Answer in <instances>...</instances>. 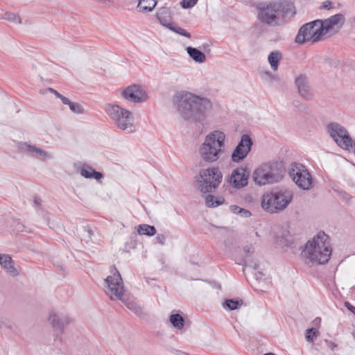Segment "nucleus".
<instances>
[{
  "label": "nucleus",
  "mask_w": 355,
  "mask_h": 355,
  "mask_svg": "<svg viewBox=\"0 0 355 355\" xmlns=\"http://www.w3.org/2000/svg\"><path fill=\"white\" fill-rule=\"evenodd\" d=\"M6 326L5 321H3L2 318H0V329L3 328V326Z\"/></svg>",
  "instance_id": "de8ad7c7"
},
{
  "label": "nucleus",
  "mask_w": 355,
  "mask_h": 355,
  "mask_svg": "<svg viewBox=\"0 0 355 355\" xmlns=\"http://www.w3.org/2000/svg\"><path fill=\"white\" fill-rule=\"evenodd\" d=\"M168 14V12L166 9H162L157 13V18L161 24L170 28L172 26L170 20L167 18Z\"/></svg>",
  "instance_id": "7c9ffc66"
},
{
  "label": "nucleus",
  "mask_w": 355,
  "mask_h": 355,
  "mask_svg": "<svg viewBox=\"0 0 355 355\" xmlns=\"http://www.w3.org/2000/svg\"><path fill=\"white\" fill-rule=\"evenodd\" d=\"M288 174L296 185L303 190L313 188V178L310 172L302 164L293 162L288 168Z\"/></svg>",
  "instance_id": "1a4fd4ad"
},
{
  "label": "nucleus",
  "mask_w": 355,
  "mask_h": 355,
  "mask_svg": "<svg viewBox=\"0 0 355 355\" xmlns=\"http://www.w3.org/2000/svg\"><path fill=\"white\" fill-rule=\"evenodd\" d=\"M354 21H355V16H354Z\"/></svg>",
  "instance_id": "8fccbe9b"
},
{
  "label": "nucleus",
  "mask_w": 355,
  "mask_h": 355,
  "mask_svg": "<svg viewBox=\"0 0 355 355\" xmlns=\"http://www.w3.org/2000/svg\"><path fill=\"white\" fill-rule=\"evenodd\" d=\"M345 306L355 315V306L352 305L349 302H345Z\"/></svg>",
  "instance_id": "37998d69"
},
{
  "label": "nucleus",
  "mask_w": 355,
  "mask_h": 355,
  "mask_svg": "<svg viewBox=\"0 0 355 355\" xmlns=\"http://www.w3.org/2000/svg\"><path fill=\"white\" fill-rule=\"evenodd\" d=\"M156 0H139L137 7L141 11L150 12L155 7Z\"/></svg>",
  "instance_id": "393cba45"
},
{
  "label": "nucleus",
  "mask_w": 355,
  "mask_h": 355,
  "mask_svg": "<svg viewBox=\"0 0 355 355\" xmlns=\"http://www.w3.org/2000/svg\"><path fill=\"white\" fill-rule=\"evenodd\" d=\"M266 74L271 75V73L270 72H266Z\"/></svg>",
  "instance_id": "09e8293b"
},
{
  "label": "nucleus",
  "mask_w": 355,
  "mask_h": 355,
  "mask_svg": "<svg viewBox=\"0 0 355 355\" xmlns=\"http://www.w3.org/2000/svg\"><path fill=\"white\" fill-rule=\"evenodd\" d=\"M319 21L320 24H322V33L323 34H325L333 30L334 28H340L345 22V17L342 14L339 13L334 15L324 21L319 19Z\"/></svg>",
  "instance_id": "f3484780"
},
{
  "label": "nucleus",
  "mask_w": 355,
  "mask_h": 355,
  "mask_svg": "<svg viewBox=\"0 0 355 355\" xmlns=\"http://www.w3.org/2000/svg\"><path fill=\"white\" fill-rule=\"evenodd\" d=\"M263 165L272 184L278 182L283 178L284 168L282 162H270L264 163Z\"/></svg>",
  "instance_id": "dca6fc26"
},
{
  "label": "nucleus",
  "mask_w": 355,
  "mask_h": 355,
  "mask_svg": "<svg viewBox=\"0 0 355 355\" xmlns=\"http://www.w3.org/2000/svg\"><path fill=\"white\" fill-rule=\"evenodd\" d=\"M239 215L244 218H249L251 216L252 214L248 209L242 208Z\"/></svg>",
  "instance_id": "79ce46f5"
},
{
  "label": "nucleus",
  "mask_w": 355,
  "mask_h": 355,
  "mask_svg": "<svg viewBox=\"0 0 355 355\" xmlns=\"http://www.w3.org/2000/svg\"><path fill=\"white\" fill-rule=\"evenodd\" d=\"M293 197V193L288 190L266 193L261 198V207L268 213H278L288 207Z\"/></svg>",
  "instance_id": "423d86ee"
},
{
  "label": "nucleus",
  "mask_w": 355,
  "mask_h": 355,
  "mask_svg": "<svg viewBox=\"0 0 355 355\" xmlns=\"http://www.w3.org/2000/svg\"><path fill=\"white\" fill-rule=\"evenodd\" d=\"M243 252L246 256V258L243 259V263H241V264L245 265V266H248L250 268H252L254 270L258 269L259 265L257 262L253 261H248L247 259L248 257H250L252 254L254 252V248L252 246V245H248L243 247Z\"/></svg>",
  "instance_id": "5701e85b"
},
{
  "label": "nucleus",
  "mask_w": 355,
  "mask_h": 355,
  "mask_svg": "<svg viewBox=\"0 0 355 355\" xmlns=\"http://www.w3.org/2000/svg\"><path fill=\"white\" fill-rule=\"evenodd\" d=\"M324 343H325L326 345L327 346V347H329L331 350H334L337 347V345L331 340L326 339V340H324Z\"/></svg>",
  "instance_id": "ea45409f"
},
{
  "label": "nucleus",
  "mask_w": 355,
  "mask_h": 355,
  "mask_svg": "<svg viewBox=\"0 0 355 355\" xmlns=\"http://www.w3.org/2000/svg\"><path fill=\"white\" fill-rule=\"evenodd\" d=\"M322 26L319 19L304 24L299 30L295 37V42L302 44L306 42H316L321 40L323 35Z\"/></svg>",
  "instance_id": "9d476101"
},
{
  "label": "nucleus",
  "mask_w": 355,
  "mask_h": 355,
  "mask_svg": "<svg viewBox=\"0 0 355 355\" xmlns=\"http://www.w3.org/2000/svg\"><path fill=\"white\" fill-rule=\"evenodd\" d=\"M223 180V174L218 167L202 169L197 179L198 187L204 193L213 192Z\"/></svg>",
  "instance_id": "6e6552de"
},
{
  "label": "nucleus",
  "mask_w": 355,
  "mask_h": 355,
  "mask_svg": "<svg viewBox=\"0 0 355 355\" xmlns=\"http://www.w3.org/2000/svg\"><path fill=\"white\" fill-rule=\"evenodd\" d=\"M3 18L8 21H12V22L18 23V24L21 23V18L13 12H6L4 14V16Z\"/></svg>",
  "instance_id": "72a5a7b5"
},
{
  "label": "nucleus",
  "mask_w": 355,
  "mask_h": 355,
  "mask_svg": "<svg viewBox=\"0 0 355 355\" xmlns=\"http://www.w3.org/2000/svg\"><path fill=\"white\" fill-rule=\"evenodd\" d=\"M206 205L209 207H218L225 202L223 197H215L213 195H208L206 197Z\"/></svg>",
  "instance_id": "cd10ccee"
},
{
  "label": "nucleus",
  "mask_w": 355,
  "mask_h": 355,
  "mask_svg": "<svg viewBox=\"0 0 355 355\" xmlns=\"http://www.w3.org/2000/svg\"><path fill=\"white\" fill-rule=\"evenodd\" d=\"M173 104L180 114L187 121L201 123L206 119V112L211 107L209 100L190 92L176 93L172 98Z\"/></svg>",
  "instance_id": "f257e3e1"
},
{
  "label": "nucleus",
  "mask_w": 355,
  "mask_h": 355,
  "mask_svg": "<svg viewBox=\"0 0 355 355\" xmlns=\"http://www.w3.org/2000/svg\"><path fill=\"white\" fill-rule=\"evenodd\" d=\"M253 141L248 135L244 134L232 154V160L239 163L243 161L250 153Z\"/></svg>",
  "instance_id": "ddd939ff"
},
{
  "label": "nucleus",
  "mask_w": 355,
  "mask_h": 355,
  "mask_svg": "<svg viewBox=\"0 0 355 355\" xmlns=\"http://www.w3.org/2000/svg\"><path fill=\"white\" fill-rule=\"evenodd\" d=\"M49 90L51 93L54 94H55L58 98H60V96H62V94H60L58 92H57L56 90H55V89H52V88L49 89Z\"/></svg>",
  "instance_id": "49530a36"
},
{
  "label": "nucleus",
  "mask_w": 355,
  "mask_h": 355,
  "mask_svg": "<svg viewBox=\"0 0 355 355\" xmlns=\"http://www.w3.org/2000/svg\"><path fill=\"white\" fill-rule=\"evenodd\" d=\"M327 130L336 144L344 150H349L353 147V140L347 130L340 124L332 122L327 125Z\"/></svg>",
  "instance_id": "9b49d317"
},
{
  "label": "nucleus",
  "mask_w": 355,
  "mask_h": 355,
  "mask_svg": "<svg viewBox=\"0 0 355 355\" xmlns=\"http://www.w3.org/2000/svg\"><path fill=\"white\" fill-rule=\"evenodd\" d=\"M138 233L140 235L148 236H154L156 234V229L154 226L148 224H141L138 226Z\"/></svg>",
  "instance_id": "a878e982"
},
{
  "label": "nucleus",
  "mask_w": 355,
  "mask_h": 355,
  "mask_svg": "<svg viewBox=\"0 0 355 355\" xmlns=\"http://www.w3.org/2000/svg\"><path fill=\"white\" fill-rule=\"evenodd\" d=\"M0 265L11 277H17L18 270L15 268L12 257L8 254H0Z\"/></svg>",
  "instance_id": "412c9836"
},
{
  "label": "nucleus",
  "mask_w": 355,
  "mask_h": 355,
  "mask_svg": "<svg viewBox=\"0 0 355 355\" xmlns=\"http://www.w3.org/2000/svg\"><path fill=\"white\" fill-rule=\"evenodd\" d=\"M155 239H156L157 243H158L161 245H164L165 243V241H166V238H165L164 235L162 234H157V236L155 237Z\"/></svg>",
  "instance_id": "58836bf2"
},
{
  "label": "nucleus",
  "mask_w": 355,
  "mask_h": 355,
  "mask_svg": "<svg viewBox=\"0 0 355 355\" xmlns=\"http://www.w3.org/2000/svg\"><path fill=\"white\" fill-rule=\"evenodd\" d=\"M282 58V54L279 51H272L268 55V62L271 68L276 71L278 68L279 62Z\"/></svg>",
  "instance_id": "bb28decb"
},
{
  "label": "nucleus",
  "mask_w": 355,
  "mask_h": 355,
  "mask_svg": "<svg viewBox=\"0 0 355 355\" xmlns=\"http://www.w3.org/2000/svg\"><path fill=\"white\" fill-rule=\"evenodd\" d=\"M243 304L242 300H235V299H230L226 300L224 303V307L227 308L230 310H236L239 309Z\"/></svg>",
  "instance_id": "2f4dec72"
},
{
  "label": "nucleus",
  "mask_w": 355,
  "mask_h": 355,
  "mask_svg": "<svg viewBox=\"0 0 355 355\" xmlns=\"http://www.w3.org/2000/svg\"><path fill=\"white\" fill-rule=\"evenodd\" d=\"M60 99L61 100L62 103L64 105H69L71 103L70 100L68 98H67L62 95L60 96Z\"/></svg>",
  "instance_id": "a18cd8bd"
},
{
  "label": "nucleus",
  "mask_w": 355,
  "mask_h": 355,
  "mask_svg": "<svg viewBox=\"0 0 355 355\" xmlns=\"http://www.w3.org/2000/svg\"><path fill=\"white\" fill-rule=\"evenodd\" d=\"M114 270L115 272L113 275L108 276L105 279V282L107 284V294L110 296L111 300H119L122 301L128 309L133 311L137 315H141L143 314V309L137 302L132 300L124 301V288L122 278L116 268H114Z\"/></svg>",
  "instance_id": "39448f33"
},
{
  "label": "nucleus",
  "mask_w": 355,
  "mask_h": 355,
  "mask_svg": "<svg viewBox=\"0 0 355 355\" xmlns=\"http://www.w3.org/2000/svg\"><path fill=\"white\" fill-rule=\"evenodd\" d=\"M170 322L178 329H182L184 326V319L178 313L172 314L170 316Z\"/></svg>",
  "instance_id": "c756f323"
},
{
  "label": "nucleus",
  "mask_w": 355,
  "mask_h": 355,
  "mask_svg": "<svg viewBox=\"0 0 355 355\" xmlns=\"http://www.w3.org/2000/svg\"><path fill=\"white\" fill-rule=\"evenodd\" d=\"M252 179L256 184L260 186L272 184L263 164L254 170L252 174Z\"/></svg>",
  "instance_id": "aec40b11"
},
{
  "label": "nucleus",
  "mask_w": 355,
  "mask_h": 355,
  "mask_svg": "<svg viewBox=\"0 0 355 355\" xmlns=\"http://www.w3.org/2000/svg\"><path fill=\"white\" fill-rule=\"evenodd\" d=\"M331 2L330 1H326L322 3V5L321 6V8H324V9H330L332 6H331Z\"/></svg>",
  "instance_id": "c03bdc74"
},
{
  "label": "nucleus",
  "mask_w": 355,
  "mask_h": 355,
  "mask_svg": "<svg viewBox=\"0 0 355 355\" xmlns=\"http://www.w3.org/2000/svg\"><path fill=\"white\" fill-rule=\"evenodd\" d=\"M121 95L125 100L135 103L144 102L147 98L143 87L137 85L127 87L123 90Z\"/></svg>",
  "instance_id": "4468645a"
},
{
  "label": "nucleus",
  "mask_w": 355,
  "mask_h": 355,
  "mask_svg": "<svg viewBox=\"0 0 355 355\" xmlns=\"http://www.w3.org/2000/svg\"><path fill=\"white\" fill-rule=\"evenodd\" d=\"M19 150L25 153H28L31 156L40 159L42 161L46 159H52L53 157L51 154L37 147L35 145H31L28 142L19 143L18 146Z\"/></svg>",
  "instance_id": "2eb2a0df"
},
{
  "label": "nucleus",
  "mask_w": 355,
  "mask_h": 355,
  "mask_svg": "<svg viewBox=\"0 0 355 355\" xmlns=\"http://www.w3.org/2000/svg\"><path fill=\"white\" fill-rule=\"evenodd\" d=\"M225 141V135L223 132L208 134L198 150L200 157L206 162H216L224 152Z\"/></svg>",
  "instance_id": "20e7f679"
},
{
  "label": "nucleus",
  "mask_w": 355,
  "mask_h": 355,
  "mask_svg": "<svg viewBox=\"0 0 355 355\" xmlns=\"http://www.w3.org/2000/svg\"><path fill=\"white\" fill-rule=\"evenodd\" d=\"M49 320L51 322L53 328L59 331L60 334L64 332V329L70 322V318L66 315H58L55 313H51L49 317Z\"/></svg>",
  "instance_id": "6ab92c4d"
},
{
  "label": "nucleus",
  "mask_w": 355,
  "mask_h": 355,
  "mask_svg": "<svg viewBox=\"0 0 355 355\" xmlns=\"http://www.w3.org/2000/svg\"><path fill=\"white\" fill-rule=\"evenodd\" d=\"M318 333V331L315 328L306 329L305 336L306 340L309 343H313L315 340Z\"/></svg>",
  "instance_id": "473e14b6"
},
{
  "label": "nucleus",
  "mask_w": 355,
  "mask_h": 355,
  "mask_svg": "<svg viewBox=\"0 0 355 355\" xmlns=\"http://www.w3.org/2000/svg\"><path fill=\"white\" fill-rule=\"evenodd\" d=\"M331 252L328 235L320 232L306 243L302 254L306 263L324 264L329 261Z\"/></svg>",
  "instance_id": "7ed1b4c3"
},
{
  "label": "nucleus",
  "mask_w": 355,
  "mask_h": 355,
  "mask_svg": "<svg viewBox=\"0 0 355 355\" xmlns=\"http://www.w3.org/2000/svg\"><path fill=\"white\" fill-rule=\"evenodd\" d=\"M295 85L302 98L306 101L312 99L313 94L304 75H300L295 78Z\"/></svg>",
  "instance_id": "a211bd4d"
},
{
  "label": "nucleus",
  "mask_w": 355,
  "mask_h": 355,
  "mask_svg": "<svg viewBox=\"0 0 355 355\" xmlns=\"http://www.w3.org/2000/svg\"><path fill=\"white\" fill-rule=\"evenodd\" d=\"M250 175V171L246 167L239 166L232 171L225 182L228 187L241 189L248 185Z\"/></svg>",
  "instance_id": "f8f14e48"
},
{
  "label": "nucleus",
  "mask_w": 355,
  "mask_h": 355,
  "mask_svg": "<svg viewBox=\"0 0 355 355\" xmlns=\"http://www.w3.org/2000/svg\"><path fill=\"white\" fill-rule=\"evenodd\" d=\"M256 9L260 22L270 27L281 26L286 17L295 14L293 4L282 0L259 2Z\"/></svg>",
  "instance_id": "f03ea898"
},
{
  "label": "nucleus",
  "mask_w": 355,
  "mask_h": 355,
  "mask_svg": "<svg viewBox=\"0 0 355 355\" xmlns=\"http://www.w3.org/2000/svg\"><path fill=\"white\" fill-rule=\"evenodd\" d=\"M34 207L36 209L37 211H41L42 212H44L42 207V200L39 197H35L34 198Z\"/></svg>",
  "instance_id": "4c0bfd02"
},
{
  "label": "nucleus",
  "mask_w": 355,
  "mask_h": 355,
  "mask_svg": "<svg viewBox=\"0 0 355 355\" xmlns=\"http://www.w3.org/2000/svg\"><path fill=\"white\" fill-rule=\"evenodd\" d=\"M94 232L89 226H84L80 232L81 241L89 244L92 241Z\"/></svg>",
  "instance_id": "c85d7f7f"
},
{
  "label": "nucleus",
  "mask_w": 355,
  "mask_h": 355,
  "mask_svg": "<svg viewBox=\"0 0 355 355\" xmlns=\"http://www.w3.org/2000/svg\"><path fill=\"white\" fill-rule=\"evenodd\" d=\"M170 29L175 32L176 33L184 36L187 38H191V34L187 32L185 29L180 27H170Z\"/></svg>",
  "instance_id": "c9c22d12"
},
{
  "label": "nucleus",
  "mask_w": 355,
  "mask_h": 355,
  "mask_svg": "<svg viewBox=\"0 0 355 355\" xmlns=\"http://www.w3.org/2000/svg\"><path fill=\"white\" fill-rule=\"evenodd\" d=\"M187 51L189 56L196 62L203 63L206 60V56L204 53L196 48L189 46Z\"/></svg>",
  "instance_id": "b1692460"
},
{
  "label": "nucleus",
  "mask_w": 355,
  "mask_h": 355,
  "mask_svg": "<svg viewBox=\"0 0 355 355\" xmlns=\"http://www.w3.org/2000/svg\"><path fill=\"white\" fill-rule=\"evenodd\" d=\"M113 125L118 129L128 133L135 132L134 116L132 113L116 104H108L105 108Z\"/></svg>",
  "instance_id": "0eeeda50"
},
{
  "label": "nucleus",
  "mask_w": 355,
  "mask_h": 355,
  "mask_svg": "<svg viewBox=\"0 0 355 355\" xmlns=\"http://www.w3.org/2000/svg\"><path fill=\"white\" fill-rule=\"evenodd\" d=\"M198 0H182L180 3L183 8H191L193 7Z\"/></svg>",
  "instance_id": "e433bc0d"
},
{
  "label": "nucleus",
  "mask_w": 355,
  "mask_h": 355,
  "mask_svg": "<svg viewBox=\"0 0 355 355\" xmlns=\"http://www.w3.org/2000/svg\"><path fill=\"white\" fill-rule=\"evenodd\" d=\"M70 110L75 114H82L84 110L82 105L78 103L71 102L69 105Z\"/></svg>",
  "instance_id": "f704fd0d"
},
{
  "label": "nucleus",
  "mask_w": 355,
  "mask_h": 355,
  "mask_svg": "<svg viewBox=\"0 0 355 355\" xmlns=\"http://www.w3.org/2000/svg\"><path fill=\"white\" fill-rule=\"evenodd\" d=\"M80 174L85 178H94L97 180L103 178V174L101 172L96 171L89 166H84L80 170Z\"/></svg>",
  "instance_id": "4be33fe9"
},
{
  "label": "nucleus",
  "mask_w": 355,
  "mask_h": 355,
  "mask_svg": "<svg viewBox=\"0 0 355 355\" xmlns=\"http://www.w3.org/2000/svg\"><path fill=\"white\" fill-rule=\"evenodd\" d=\"M242 208L237 205H231L230 210L235 214L239 215Z\"/></svg>",
  "instance_id": "a19ab883"
}]
</instances>
